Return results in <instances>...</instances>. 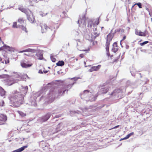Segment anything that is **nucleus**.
<instances>
[{
	"label": "nucleus",
	"instance_id": "nucleus-13",
	"mask_svg": "<svg viewBox=\"0 0 152 152\" xmlns=\"http://www.w3.org/2000/svg\"><path fill=\"white\" fill-rule=\"evenodd\" d=\"M35 52V50L34 49L28 48L26 49L23 50L18 52L19 53H23L25 52H29L31 53H34Z\"/></svg>",
	"mask_w": 152,
	"mask_h": 152
},
{
	"label": "nucleus",
	"instance_id": "nucleus-16",
	"mask_svg": "<svg viewBox=\"0 0 152 152\" xmlns=\"http://www.w3.org/2000/svg\"><path fill=\"white\" fill-rule=\"evenodd\" d=\"M28 146L26 145L22 147L17 149L15 150L14 151L12 152H21L24 150L25 148H27Z\"/></svg>",
	"mask_w": 152,
	"mask_h": 152
},
{
	"label": "nucleus",
	"instance_id": "nucleus-33",
	"mask_svg": "<svg viewBox=\"0 0 152 152\" xmlns=\"http://www.w3.org/2000/svg\"><path fill=\"white\" fill-rule=\"evenodd\" d=\"M99 19H97L96 20L95 22V24L97 25L99 23Z\"/></svg>",
	"mask_w": 152,
	"mask_h": 152
},
{
	"label": "nucleus",
	"instance_id": "nucleus-36",
	"mask_svg": "<svg viewBox=\"0 0 152 152\" xmlns=\"http://www.w3.org/2000/svg\"><path fill=\"white\" fill-rule=\"evenodd\" d=\"M126 36H124L123 37V39H121V42L122 41H123L124 40L126 39Z\"/></svg>",
	"mask_w": 152,
	"mask_h": 152
},
{
	"label": "nucleus",
	"instance_id": "nucleus-8",
	"mask_svg": "<svg viewBox=\"0 0 152 152\" xmlns=\"http://www.w3.org/2000/svg\"><path fill=\"white\" fill-rule=\"evenodd\" d=\"M27 63L28 64H26L23 61H22L20 62V65L23 68H27L31 67L33 65L32 64L30 63L29 61H28Z\"/></svg>",
	"mask_w": 152,
	"mask_h": 152
},
{
	"label": "nucleus",
	"instance_id": "nucleus-1",
	"mask_svg": "<svg viewBox=\"0 0 152 152\" xmlns=\"http://www.w3.org/2000/svg\"><path fill=\"white\" fill-rule=\"evenodd\" d=\"M114 34L110 33L107 35L106 42L105 44L106 54L108 59H112L114 58L113 63L117 62L120 58V53H115L114 55H111L109 52V46L110 42L112 41L113 37Z\"/></svg>",
	"mask_w": 152,
	"mask_h": 152
},
{
	"label": "nucleus",
	"instance_id": "nucleus-44",
	"mask_svg": "<svg viewBox=\"0 0 152 152\" xmlns=\"http://www.w3.org/2000/svg\"><path fill=\"white\" fill-rule=\"evenodd\" d=\"M2 60V58H1V57H0V62Z\"/></svg>",
	"mask_w": 152,
	"mask_h": 152
},
{
	"label": "nucleus",
	"instance_id": "nucleus-4",
	"mask_svg": "<svg viewBox=\"0 0 152 152\" xmlns=\"http://www.w3.org/2000/svg\"><path fill=\"white\" fill-rule=\"evenodd\" d=\"M72 86V85L70 84L62 86L61 87L58 88L57 89L58 94L60 95H63L65 91H66L67 92L68 91V90L67 89L70 88Z\"/></svg>",
	"mask_w": 152,
	"mask_h": 152
},
{
	"label": "nucleus",
	"instance_id": "nucleus-12",
	"mask_svg": "<svg viewBox=\"0 0 152 152\" xmlns=\"http://www.w3.org/2000/svg\"><path fill=\"white\" fill-rule=\"evenodd\" d=\"M101 67V65H99L96 66H92L89 69V71L90 72H92L94 71H97Z\"/></svg>",
	"mask_w": 152,
	"mask_h": 152
},
{
	"label": "nucleus",
	"instance_id": "nucleus-39",
	"mask_svg": "<svg viewBox=\"0 0 152 152\" xmlns=\"http://www.w3.org/2000/svg\"><path fill=\"white\" fill-rule=\"evenodd\" d=\"M39 73L40 74H42L43 72L42 70L40 69L39 71Z\"/></svg>",
	"mask_w": 152,
	"mask_h": 152
},
{
	"label": "nucleus",
	"instance_id": "nucleus-41",
	"mask_svg": "<svg viewBox=\"0 0 152 152\" xmlns=\"http://www.w3.org/2000/svg\"><path fill=\"white\" fill-rule=\"evenodd\" d=\"M23 55H26V56H29V55L27 54H26V53H24V54H23Z\"/></svg>",
	"mask_w": 152,
	"mask_h": 152
},
{
	"label": "nucleus",
	"instance_id": "nucleus-22",
	"mask_svg": "<svg viewBox=\"0 0 152 152\" xmlns=\"http://www.w3.org/2000/svg\"><path fill=\"white\" fill-rule=\"evenodd\" d=\"M18 22L20 24H23L24 23V20L23 18H20L18 20Z\"/></svg>",
	"mask_w": 152,
	"mask_h": 152
},
{
	"label": "nucleus",
	"instance_id": "nucleus-9",
	"mask_svg": "<svg viewBox=\"0 0 152 152\" xmlns=\"http://www.w3.org/2000/svg\"><path fill=\"white\" fill-rule=\"evenodd\" d=\"M50 115L49 113H47L41 118V122H43L47 121L50 117Z\"/></svg>",
	"mask_w": 152,
	"mask_h": 152
},
{
	"label": "nucleus",
	"instance_id": "nucleus-6",
	"mask_svg": "<svg viewBox=\"0 0 152 152\" xmlns=\"http://www.w3.org/2000/svg\"><path fill=\"white\" fill-rule=\"evenodd\" d=\"M122 90L121 88H117L115 89L110 94L111 96H116L119 93H122Z\"/></svg>",
	"mask_w": 152,
	"mask_h": 152
},
{
	"label": "nucleus",
	"instance_id": "nucleus-45",
	"mask_svg": "<svg viewBox=\"0 0 152 152\" xmlns=\"http://www.w3.org/2000/svg\"><path fill=\"white\" fill-rule=\"evenodd\" d=\"M1 42H2V43L3 45H5V44H4V42H3L2 41H1Z\"/></svg>",
	"mask_w": 152,
	"mask_h": 152
},
{
	"label": "nucleus",
	"instance_id": "nucleus-31",
	"mask_svg": "<svg viewBox=\"0 0 152 152\" xmlns=\"http://www.w3.org/2000/svg\"><path fill=\"white\" fill-rule=\"evenodd\" d=\"M51 59L53 62H55L56 61V59L53 56L51 57Z\"/></svg>",
	"mask_w": 152,
	"mask_h": 152
},
{
	"label": "nucleus",
	"instance_id": "nucleus-15",
	"mask_svg": "<svg viewBox=\"0 0 152 152\" xmlns=\"http://www.w3.org/2000/svg\"><path fill=\"white\" fill-rule=\"evenodd\" d=\"M110 87L101 88L100 91L101 92L102 94H105L109 91L110 90Z\"/></svg>",
	"mask_w": 152,
	"mask_h": 152
},
{
	"label": "nucleus",
	"instance_id": "nucleus-50",
	"mask_svg": "<svg viewBox=\"0 0 152 152\" xmlns=\"http://www.w3.org/2000/svg\"><path fill=\"white\" fill-rule=\"evenodd\" d=\"M141 41H142V40H140V42H141Z\"/></svg>",
	"mask_w": 152,
	"mask_h": 152
},
{
	"label": "nucleus",
	"instance_id": "nucleus-46",
	"mask_svg": "<svg viewBox=\"0 0 152 152\" xmlns=\"http://www.w3.org/2000/svg\"><path fill=\"white\" fill-rule=\"evenodd\" d=\"M135 5L134 4L133 6H132V8H133L134 7V6Z\"/></svg>",
	"mask_w": 152,
	"mask_h": 152
},
{
	"label": "nucleus",
	"instance_id": "nucleus-27",
	"mask_svg": "<svg viewBox=\"0 0 152 152\" xmlns=\"http://www.w3.org/2000/svg\"><path fill=\"white\" fill-rule=\"evenodd\" d=\"M89 92V91L88 90H85L83 91V93L81 94L82 96V95H84L86 93H88Z\"/></svg>",
	"mask_w": 152,
	"mask_h": 152
},
{
	"label": "nucleus",
	"instance_id": "nucleus-35",
	"mask_svg": "<svg viewBox=\"0 0 152 152\" xmlns=\"http://www.w3.org/2000/svg\"><path fill=\"white\" fill-rule=\"evenodd\" d=\"M119 126V125H117V126H116L114 127H113L112 128L110 129L109 130H111V129H115V128L118 127Z\"/></svg>",
	"mask_w": 152,
	"mask_h": 152
},
{
	"label": "nucleus",
	"instance_id": "nucleus-52",
	"mask_svg": "<svg viewBox=\"0 0 152 152\" xmlns=\"http://www.w3.org/2000/svg\"><path fill=\"white\" fill-rule=\"evenodd\" d=\"M2 63H4V61L2 62Z\"/></svg>",
	"mask_w": 152,
	"mask_h": 152
},
{
	"label": "nucleus",
	"instance_id": "nucleus-28",
	"mask_svg": "<svg viewBox=\"0 0 152 152\" xmlns=\"http://www.w3.org/2000/svg\"><path fill=\"white\" fill-rule=\"evenodd\" d=\"M12 27L14 28H18L17 23L16 22H15L13 23L12 25Z\"/></svg>",
	"mask_w": 152,
	"mask_h": 152
},
{
	"label": "nucleus",
	"instance_id": "nucleus-21",
	"mask_svg": "<svg viewBox=\"0 0 152 152\" xmlns=\"http://www.w3.org/2000/svg\"><path fill=\"white\" fill-rule=\"evenodd\" d=\"M20 28L21 29L24 31L25 32L27 33L28 32V30L26 27L24 26L21 25L20 27Z\"/></svg>",
	"mask_w": 152,
	"mask_h": 152
},
{
	"label": "nucleus",
	"instance_id": "nucleus-3",
	"mask_svg": "<svg viewBox=\"0 0 152 152\" xmlns=\"http://www.w3.org/2000/svg\"><path fill=\"white\" fill-rule=\"evenodd\" d=\"M59 27L57 24H53L50 26V27L48 26L46 24H44L41 26V31L42 33L46 32L49 29H50L51 30L55 31Z\"/></svg>",
	"mask_w": 152,
	"mask_h": 152
},
{
	"label": "nucleus",
	"instance_id": "nucleus-23",
	"mask_svg": "<svg viewBox=\"0 0 152 152\" xmlns=\"http://www.w3.org/2000/svg\"><path fill=\"white\" fill-rule=\"evenodd\" d=\"M37 3V0H30L29 1V3L30 4L31 6H33V2Z\"/></svg>",
	"mask_w": 152,
	"mask_h": 152
},
{
	"label": "nucleus",
	"instance_id": "nucleus-42",
	"mask_svg": "<svg viewBox=\"0 0 152 152\" xmlns=\"http://www.w3.org/2000/svg\"><path fill=\"white\" fill-rule=\"evenodd\" d=\"M121 30V28H119L117 31L120 32Z\"/></svg>",
	"mask_w": 152,
	"mask_h": 152
},
{
	"label": "nucleus",
	"instance_id": "nucleus-2",
	"mask_svg": "<svg viewBox=\"0 0 152 152\" xmlns=\"http://www.w3.org/2000/svg\"><path fill=\"white\" fill-rule=\"evenodd\" d=\"M11 103L16 107H19L23 103L24 97L20 93H15L10 98Z\"/></svg>",
	"mask_w": 152,
	"mask_h": 152
},
{
	"label": "nucleus",
	"instance_id": "nucleus-19",
	"mask_svg": "<svg viewBox=\"0 0 152 152\" xmlns=\"http://www.w3.org/2000/svg\"><path fill=\"white\" fill-rule=\"evenodd\" d=\"M134 134L133 132H132L130 133L129 134H128L126 137H125L121 139V140H125L128 139L131 136L133 135Z\"/></svg>",
	"mask_w": 152,
	"mask_h": 152
},
{
	"label": "nucleus",
	"instance_id": "nucleus-5",
	"mask_svg": "<svg viewBox=\"0 0 152 152\" xmlns=\"http://www.w3.org/2000/svg\"><path fill=\"white\" fill-rule=\"evenodd\" d=\"M135 34L136 35L140 36L145 37L148 34V32L146 30L143 32H142L141 31L137 30L135 31Z\"/></svg>",
	"mask_w": 152,
	"mask_h": 152
},
{
	"label": "nucleus",
	"instance_id": "nucleus-25",
	"mask_svg": "<svg viewBox=\"0 0 152 152\" xmlns=\"http://www.w3.org/2000/svg\"><path fill=\"white\" fill-rule=\"evenodd\" d=\"M19 113L20 114V115L22 117H24L26 116V114L22 112H20L19 111Z\"/></svg>",
	"mask_w": 152,
	"mask_h": 152
},
{
	"label": "nucleus",
	"instance_id": "nucleus-17",
	"mask_svg": "<svg viewBox=\"0 0 152 152\" xmlns=\"http://www.w3.org/2000/svg\"><path fill=\"white\" fill-rule=\"evenodd\" d=\"M7 82L8 83V85L9 86H11L15 83L16 82L13 79H10L7 80Z\"/></svg>",
	"mask_w": 152,
	"mask_h": 152
},
{
	"label": "nucleus",
	"instance_id": "nucleus-18",
	"mask_svg": "<svg viewBox=\"0 0 152 152\" xmlns=\"http://www.w3.org/2000/svg\"><path fill=\"white\" fill-rule=\"evenodd\" d=\"M4 50H7L8 51H12L13 48L8 46L7 45H4Z\"/></svg>",
	"mask_w": 152,
	"mask_h": 152
},
{
	"label": "nucleus",
	"instance_id": "nucleus-32",
	"mask_svg": "<svg viewBox=\"0 0 152 152\" xmlns=\"http://www.w3.org/2000/svg\"><path fill=\"white\" fill-rule=\"evenodd\" d=\"M9 62L10 61L9 58H8L4 61V63L6 64H9Z\"/></svg>",
	"mask_w": 152,
	"mask_h": 152
},
{
	"label": "nucleus",
	"instance_id": "nucleus-11",
	"mask_svg": "<svg viewBox=\"0 0 152 152\" xmlns=\"http://www.w3.org/2000/svg\"><path fill=\"white\" fill-rule=\"evenodd\" d=\"M18 9L22 12L25 13L27 15H28L29 12H31V11L29 9H26L21 7H19Z\"/></svg>",
	"mask_w": 152,
	"mask_h": 152
},
{
	"label": "nucleus",
	"instance_id": "nucleus-7",
	"mask_svg": "<svg viewBox=\"0 0 152 152\" xmlns=\"http://www.w3.org/2000/svg\"><path fill=\"white\" fill-rule=\"evenodd\" d=\"M27 16L28 20L31 23H33L34 22L35 20V18L31 11V12H29Z\"/></svg>",
	"mask_w": 152,
	"mask_h": 152
},
{
	"label": "nucleus",
	"instance_id": "nucleus-30",
	"mask_svg": "<svg viewBox=\"0 0 152 152\" xmlns=\"http://www.w3.org/2000/svg\"><path fill=\"white\" fill-rule=\"evenodd\" d=\"M56 94V91H50V94H53L55 95Z\"/></svg>",
	"mask_w": 152,
	"mask_h": 152
},
{
	"label": "nucleus",
	"instance_id": "nucleus-51",
	"mask_svg": "<svg viewBox=\"0 0 152 152\" xmlns=\"http://www.w3.org/2000/svg\"><path fill=\"white\" fill-rule=\"evenodd\" d=\"M84 64H86V63L85 62H84Z\"/></svg>",
	"mask_w": 152,
	"mask_h": 152
},
{
	"label": "nucleus",
	"instance_id": "nucleus-26",
	"mask_svg": "<svg viewBox=\"0 0 152 152\" xmlns=\"http://www.w3.org/2000/svg\"><path fill=\"white\" fill-rule=\"evenodd\" d=\"M135 5H137L140 8H142L141 4L140 2L135 3Z\"/></svg>",
	"mask_w": 152,
	"mask_h": 152
},
{
	"label": "nucleus",
	"instance_id": "nucleus-47",
	"mask_svg": "<svg viewBox=\"0 0 152 152\" xmlns=\"http://www.w3.org/2000/svg\"><path fill=\"white\" fill-rule=\"evenodd\" d=\"M151 22H152V18H151Z\"/></svg>",
	"mask_w": 152,
	"mask_h": 152
},
{
	"label": "nucleus",
	"instance_id": "nucleus-40",
	"mask_svg": "<svg viewBox=\"0 0 152 152\" xmlns=\"http://www.w3.org/2000/svg\"><path fill=\"white\" fill-rule=\"evenodd\" d=\"M89 49L88 48L87 50H82V51H89Z\"/></svg>",
	"mask_w": 152,
	"mask_h": 152
},
{
	"label": "nucleus",
	"instance_id": "nucleus-20",
	"mask_svg": "<svg viewBox=\"0 0 152 152\" xmlns=\"http://www.w3.org/2000/svg\"><path fill=\"white\" fill-rule=\"evenodd\" d=\"M56 64L57 66H62L64 65V62L63 61H59L56 63Z\"/></svg>",
	"mask_w": 152,
	"mask_h": 152
},
{
	"label": "nucleus",
	"instance_id": "nucleus-38",
	"mask_svg": "<svg viewBox=\"0 0 152 152\" xmlns=\"http://www.w3.org/2000/svg\"><path fill=\"white\" fill-rule=\"evenodd\" d=\"M4 50V46L0 48V51Z\"/></svg>",
	"mask_w": 152,
	"mask_h": 152
},
{
	"label": "nucleus",
	"instance_id": "nucleus-24",
	"mask_svg": "<svg viewBox=\"0 0 152 152\" xmlns=\"http://www.w3.org/2000/svg\"><path fill=\"white\" fill-rule=\"evenodd\" d=\"M148 42H149L148 41H145L144 42H143L140 43V45L141 46H143L145 44H147Z\"/></svg>",
	"mask_w": 152,
	"mask_h": 152
},
{
	"label": "nucleus",
	"instance_id": "nucleus-49",
	"mask_svg": "<svg viewBox=\"0 0 152 152\" xmlns=\"http://www.w3.org/2000/svg\"><path fill=\"white\" fill-rule=\"evenodd\" d=\"M124 29H122V31L123 32H124Z\"/></svg>",
	"mask_w": 152,
	"mask_h": 152
},
{
	"label": "nucleus",
	"instance_id": "nucleus-29",
	"mask_svg": "<svg viewBox=\"0 0 152 152\" xmlns=\"http://www.w3.org/2000/svg\"><path fill=\"white\" fill-rule=\"evenodd\" d=\"M94 34V39H95L96 37H98L99 35V34L98 33L96 32Z\"/></svg>",
	"mask_w": 152,
	"mask_h": 152
},
{
	"label": "nucleus",
	"instance_id": "nucleus-48",
	"mask_svg": "<svg viewBox=\"0 0 152 152\" xmlns=\"http://www.w3.org/2000/svg\"><path fill=\"white\" fill-rule=\"evenodd\" d=\"M146 10H148V8H147L146 9Z\"/></svg>",
	"mask_w": 152,
	"mask_h": 152
},
{
	"label": "nucleus",
	"instance_id": "nucleus-37",
	"mask_svg": "<svg viewBox=\"0 0 152 152\" xmlns=\"http://www.w3.org/2000/svg\"><path fill=\"white\" fill-rule=\"evenodd\" d=\"M80 57L81 58H83L84 57V55L83 54H80Z\"/></svg>",
	"mask_w": 152,
	"mask_h": 152
},
{
	"label": "nucleus",
	"instance_id": "nucleus-14",
	"mask_svg": "<svg viewBox=\"0 0 152 152\" xmlns=\"http://www.w3.org/2000/svg\"><path fill=\"white\" fill-rule=\"evenodd\" d=\"M7 120L6 117L3 115L0 116V125L4 124V122Z\"/></svg>",
	"mask_w": 152,
	"mask_h": 152
},
{
	"label": "nucleus",
	"instance_id": "nucleus-34",
	"mask_svg": "<svg viewBox=\"0 0 152 152\" xmlns=\"http://www.w3.org/2000/svg\"><path fill=\"white\" fill-rule=\"evenodd\" d=\"M4 102L2 100L1 102H0V106H3L4 104Z\"/></svg>",
	"mask_w": 152,
	"mask_h": 152
},
{
	"label": "nucleus",
	"instance_id": "nucleus-43",
	"mask_svg": "<svg viewBox=\"0 0 152 152\" xmlns=\"http://www.w3.org/2000/svg\"><path fill=\"white\" fill-rule=\"evenodd\" d=\"M43 72L45 73H46L48 72L47 71H44Z\"/></svg>",
	"mask_w": 152,
	"mask_h": 152
},
{
	"label": "nucleus",
	"instance_id": "nucleus-10",
	"mask_svg": "<svg viewBox=\"0 0 152 152\" xmlns=\"http://www.w3.org/2000/svg\"><path fill=\"white\" fill-rule=\"evenodd\" d=\"M118 46L117 43V42H115L113 44L112 51L115 53L118 50Z\"/></svg>",
	"mask_w": 152,
	"mask_h": 152
}]
</instances>
